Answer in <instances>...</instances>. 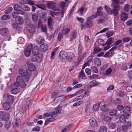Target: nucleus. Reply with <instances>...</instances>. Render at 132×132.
I'll return each mask as SVG.
<instances>
[{"label":"nucleus","instance_id":"55","mask_svg":"<svg viewBox=\"0 0 132 132\" xmlns=\"http://www.w3.org/2000/svg\"><path fill=\"white\" fill-rule=\"evenodd\" d=\"M79 75L82 79H86V76L83 70H81L80 72L79 73Z\"/></svg>","mask_w":132,"mask_h":132},{"label":"nucleus","instance_id":"58","mask_svg":"<svg viewBox=\"0 0 132 132\" xmlns=\"http://www.w3.org/2000/svg\"><path fill=\"white\" fill-rule=\"evenodd\" d=\"M52 19L51 17H49L48 19V26L51 27L52 26Z\"/></svg>","mask_w":132,"mask_h":132},{"label":"nucleus","instance_id":"20","mask_svg":"<svg viewBox=\"0 0 132 132\" xmlns=\"http://www.w3.org/2000/svg\"><path fill=\"white\" fill-rule=\"evenodd\" d=\"M113 3V5L114 7L115 8H119V0H112Z\"/></svg>","mask_w":132,"mask_h":132},{"label":"nucleus","instance_id":"1","mask_svg":"<svg viewBox=\"0 0 132 132\" xmlns=\"http://www.w3.org/2000/svg\"><path fill=\"white\" fill-rule=\"evenodd\" d=\"M25 70L22 69H20L19 70V72L20 74L22 76L25 81L28 82L31 77V73L28 72L25 73Z\"/></svg>","mask_w":132,"mask_h":132},{"label":"nucleus","instance_id":"33","mask_svg":"<svg viewBox=\"0 0 132 132\" xmlns=\"http://www.w3.org/2000/svg\"><path fill=\"white\" fill-rule=\"evenodd\" d=\"M106 19V18L105 17L103 16H101L98 20L97 23L100 24L104 23Z\"/></svg>","mask_w":132,"mask_h":132},{"label":"nucleus","instance_id":"25","mask_svg":"<svg viewBox=\"0 0 132 132\" xmlns=\"http://www.w3.org/2000/svg\"><path fill=\"white\" fill-rule=\"evenodd\" d=\"M94 64L96 66H100L101 65V62L100 59L98 58H95L94 59Z\"/></svg>","mask_w":132,"mask_h":132},{"label":"nucleus","instance_id":"30","mask_svg":"<svg viewBox=\"0 0 132 132\" xmlns=\"http://www.w3.org/2000/svg\"><path fill=\"white\" fill-rule=\"evenodd\" d=\"M36 68V66L33 63L28 67V70L30 71V73L31 72L35 71Z\"/></svg>","mask_w":132,"mask_h":132},{"label":"nucleus","instance_id":"43","mask_svg":"<svg viewBox=\"0 0 132 132\" xmlns=\"http://www.w3.org/2000/svg\"><path fill=\"white\" fill-rule=\"evenodd\" d=\"M92 59H90L88 60L87 62L84 64L82 67V69H84L87 66L89 65L90 62H92Z\"/></svg>","mask_w":132,"mask_h":132},{"label":"nucleus","instance_id":"18","mask_svg":"<svg viewBox=\"0 0 132 132\" xmlns=\"http://www.w3.org/2000/svg\"><path fill=\"white\" fill-rule=\"evenodd\" d=\"M20 89L18 87L13 88L10 92V93L13 94H16L19 93L20 91Z\"/></svg>","mask_w":132,"mask_h":132},{"label":"nucleus","instance_id":"42","mask_svg":"<svg viewBox=\"0 0 132 132\" xmlns=\"http://www.w3.org/2000/svg\"><path fill=\"white\" fill-rule=\"evenodd\" d=\"M32 20L34 21L37 22L38 20V16L35 13H33L32 16Z\"/></svg>","mask_w":132,"mask_h":132},{"label":"nucleus","instance_id":"39","mask_svg":"<svg viewBox=\"0 0 132 132\" xmlns=\"http://www.w3.org/2000/svg\"><path fill=\"white\" fill-rule=\"evenodd\" d=\"M70 29L69 28L63 29L62 30L63 34L65 35L68 34L70 31Z\"/></svg>","mask_w":132,"mask_h":132},{"label":"nucleus","instance_id":"38","mask_svg":"<svg viewBox=\"0 0 132 132\" xmlns=\"http://www.w3.org/2000/svg\"><path fill=\"white\" fill-rule=\"evenodd\" d=\"M114 38L112 37H111L108 40L105 44L107 45H109L111 44L113 42Z\"/></svg>","mask_w":132,"mask_h":132},{"label":"nucleus","instance_id":"56","mask_svg":"<svg viewBox=\"0 0 132 132\" xmlns=\"http://www.w3.org/2000/svg\"><path fill=\"white\" fill-rule=\"evenodd\" d=\"M97 43L100 44V45L104 46L105 45L104 44V41L103 39H98L97 41Z\"/></svg>","mask_w":132,"mask_h":132},{"label":"nucleus","instance_id":"52","mask_svg":"<svg viewBox=\"0 0 132 132\" xmlns=\"http://www.w3.org/2000/svg\"><path fill=\"white\" fill-rule=\"evenodd\" d=\"M76 4L75 3L74 5L72 6L70 9V11L68 14V16L69 17H70L71 16V14L73 12L75 7Z\"/></svg>","mask_w":132,"mask_h":132},{"label":"nucleus","instance_id":"50","mask_svg":"<svg viewBox=\"0 0 132 132\" xmlns=\"http://www.w3.org/2000/svg\"><path fill=\"white\" fill-rule=\"evenodd\" d=\"M100 106V105L98 104L93 105V111L94 112L97 111Z\"/></svg>","mask_w":132,"mask_h":132},{"label":"nucleus","instance_id":"59","mask_svg":"<svg viewBox=\"0 0 132 132\" xmlns=\"http://www.w3.org/2000/svg\"><path fill=\"white\" fill-rule=\"evenodd\" d=\"M112 71V69L111 68H109L106 71L105 74L106 75H109L111 73Z\"/></svg>","mask_w":132,"mask_h":132},{"label":"nucleus","instance_id":"26","mask_svg":"<svg viewBox=\"0 0 132 132\" xmlns=\"http://www.w3.org/2000/svg\"><path fill=\"white\" fill-rule=\"evenodd\" d=\"M39 51L38 47L35 46L34 47L32 50V55L39 54Z\"/></svg>","mask_w":132,"mask_h":132},{"label":"nucleus","instance_id":"37","mask_svg":"<svg viewBox=\"0 0 132 132\" xmlns=\"http://www.w3.org/2000/svg\"><path fill=\"white\" fill-rule=\"evenodd\" d=\"M36 5L38 8L42 9L44 10H46V6L44 4H41L39 5L36 4Z\"/></svg>","mask_w":132,"mask_h":132},{"label":"nucleus","instance_id":"10","mask_svg":"<svg viewBox=\"0 0 132 132\" xmlns=\"http://www.w3.org/2000/svg\"><path fill=\"white\" fill-rule=\"evenodd\" d=\"M48 7L52 9V10L56 11V9L55 7V4L53 2H48L46 4Z\"/></svg>","mask_w":132,"mask_h":132},{"label":"nucleus","instance_id":"51","mask_svg":"<svg viewBox=\"0 0 132 132\" xmlns=\"http://www.w3.org/2000/svg\"><path fill=\"white\" fill-rule=\"evenodd\" d=\"M19 14L18 11H16V12H13L12 13V15L13 17V18H15L16 19L18 17H19L18 16V14Z\"/></svg>","mask_w":132,"mask_h":132},{"label":"nucleus","instance_id":"13","mask_svg":"<svg viewBox=\"0 0 132 132\" xmlns=\"http://www.w3.org/2000/svg\"><path fill=\"white\" fill-rule=\"evenodd\" d=\"M130 110V108L128 106H125L123 108V112L124 115H126L127 116H130V114L129 113Z\"/></svg>","mask_w":132,"mask_h":132},{"label":"nucleus","instance_id":"7","mask_svg":"<svg viewBox=\"0 0 132 132\" xmlns=\"http://www.w3.org/2000/svg\"><path fill=\"white\" fill-rule=\"evenodd\" d=\"M4 97L6 98L7 101L12 103H13L14 102V96L9 94L7 93L5 94L4 95Z\"/></svg>","mask_w":132,"mask_h":132},{"label":"nucleus","instance_id":"21","mask_svg":"<svg viewBox=\"0 0 132 132\" xmlns=\"http://www.w3.org/2000/svg\"><path fill=\"white\" fill-rule=\"evenodd\" d=\"M27 30L30 33L33 34L35 31V28L34 26L30 25L28 26L27 27Z\"/></svg>","mask_w":132,"mask_h":132},{"label":"nucleus","instance_id":"34","mask_svg":"<svg viewBox=\"0 0 132 132\" xmlns=\"http://www.w3.org/2000/svg\"><path fill=\"white\" fill-rule=\"evenodd\" d=\"M108 127L111 129H114L116 127V124L114 122H110L108 124Z\"/></svg>","mask_w":132,"mask_h":132},{"label":"nucleus","instance_id":"44","mask_svg":"<svg viewBox=\"0 0 132 132\" xmlns=\"http://www.w3.org/2000/svg\"><path fill=\"white\" fill-rule=\"evenodd\" d=\"M107 12L110 14H112V9H111L110 8L108 7L107 6H104Z\"/></svg>","mask_w":132,"mask_h":132},{"label":"nucleus","instance_id":"45","mask_svg":"<svg viewBox=\"0 0 132 132\" xmlns=\"http://www.w3.org/2000/svg\"><path fill=\"white\" fill-rule=\"evenodd\" d=\"M130 8V6L129 4H126L124 5L123 9L125 11L127 12L129 11Z\"/></svg>","mask_w":132,"mask_h":132},{"label":"nucleus","instance_id":"48","mask_svg":"<svg viewBox=\"0 0 132 132\" xmlns=\"http://www.w3.org/2000/svg\"><path fill=\"white\" fill-rule=\"evenodd\" d=\"M50 14L52 16V17H54L55 18V16H57L59 15V13L57 12H54L50 11ZM56 17H55L56 18Z\"/></svg>","mask_w":132,"mask_h":132},{"label":"nucleus","instance_id":"35","mask_svg":"<svg viewBox=\"0 0 132 132\" xmlns=\"http://www.w3.org/2000/svg\"><path fill=\"white\" fill-rule=\"evenodd\" d=\"M107 128L105 126H102L100 127L99 130V132H107Z\"/></svg>","mask_w":132,"mask_h":132},{"label":"nucleus","instance_id":"24","mask_svg":"<svg viewBox=\"0 0 132 132\" xmlns=\"http://www.w3.org/2000/svg\"><path fill=\"white\" fill-rule=\"evenodd\" d=\"M3 107L5 110H8L11 107L10 103L9 102H6L3 104Z\"/></svg>","mask_w":132,"mask_h":132},{"label":"nucleus","instance_id":"62","mask_svg":"<svg viewBox=\"0 0 132 132\" xmlns=\"http://www.w3.org/2000/svg\"><path fill=\"white\" fill-rule=\"evenodd\" d=\"M131 40L130 38L129 37H126L122 39L124 43L128 42Z\"/></svg>","mask_w":132,"mask_h":132},{"label":"nucleus","instance_id":"19","mask_svg":"<svg viewBox=\"0 0 132 132\" xmlns=\"http://www.w3.org/2000/svg\"><path fill=\"white\" fill-rule=\"evenodd\" d=\"M89 121L91 127H95L96 124V120L93 117H91L89 119Z\"/></svg>","mask_w":132,"mask_h":132},{"label":"nucleus","instance_id":"4","mask_svg":"<svg viewBox=\"0 0 132 132\" xmlns=\"http://www.w3.org/2000/svg\"><path fill=\"white\" fill-rule=\"evenodd\" d=\"M23 79V77L20 76H18L16 79V82L21 84V87L22 88H25L26 86V84L24 81Z\"/></svg>","mask_w":132,"mask_h":132},{"label":"nucleus","instance_id":"17","mask_svg":"<svg viewBox=\"0 0 132 132\" xmlns=\"http://www.w3.org/2000/svg\"><path fill=\"white\" fill-rule=\"evenodd\" d=\"M8 32V29L6 28H4L0 29V34L3 36L7 35Z\"/></svg>","mask_w":132,"mask_h":132},{"label":"nucleus","instance_id":"29","mask_svg":"<svg viewBox=\"0 0 132 132\" xmlns=\"http://www.w3.org/2000/svg\"><path fill=\"white\" fill-rule=\"evenodd\" d=\"M82 45L80 44H79L78 50L77 55L78 56H82L81 54L82 51Z\"/></svg>","mask_w":132,"mask_h":132},{"label":"nucleus","instance_id":"63","mask_svg":"<svg viewBox=\"0 0 132 132\" xmlns=\"http://www.w3.org/2000/svg\"><path fill=\"white\" fill-rule=\"evenodd\" d=\"M91 69L92 71L95 73H97L98 72V70L97 68L93 66L91 67Z\"/></svg>","mask_w":132,"mask_h":132},{"label":"nucleus","instance_id":"28","mask_svg":"<svg viewBox=\"0 0 132 132\" xmlns=\"http://www.w3.org/2000/svg\"><path fill=\"white\" fill-rule=\"evenodd\" d=\"M128 16V15L126 13H122L121 16V19L122 21H125L127 19Z\"/></svg>","mask_w":132,"mask_h":132},{"label":"nucleus","instance_id":"40","mask_svg":"<svg viewBox=\"0 0 132 132\" xmlns=\"http://www.w3.org/2000/svg\"><path fill=\"white\" fill-rule=\"evenodd\" d=\"M31 52V51L26 49L24 51V55L26 57H28L30 56Z\"/></svg>","mask_w":132,"mask_h":132},{"label":"nucleus","instance_id":"47","mask_svg":"<svg viewBox=\"0 0 132 132\" xmlns=\"http://www.w3.org/2000/svg\"><path fill=\"white\" fill-rule=\"evenodd\" d=\"M119 10V8L115 9L112 10V14H113L114 16H117L118 14V11Z\"/></svg>","mask_w":132,"mask_h":132},{"label":"nucleus","instance_id":"14","mask_svg":"<svg viewBox=\"0 0 132 132\" xmlns=\"http://www.w3.org/2000/svg\"><path fill=\"white\" fill-rule=\"evenodd\" d=\"M67 53L64 51H61L59 54V58L62 61H63L65 58H66Z\"/></svg>","mask_w":132,"mask_h":132},{"label":"nucleus","instance_id":"9","mask_svg":"<svg viewBox=\"0 0 132 132\" xmlns=\"http://www.w3.org/2000/svg\"><path fill=\"white\" fill-rule=\"evenodd\" d=\"M131 125V123L129 121H127L125 124L122 125V130L124 132H127Z\"/></svg>","mask_w":132,"mask_h":132},{"label":"nucleus","instance_id":"32","mask_svg":"<svg viewBox=\"0 0 132 132\" xmlns=\"http://www.w3.org/2000/svg\"><path fill=\"white\" fill-rule=\"evenodd\" d=\"M16 20L17 23L19 24H22L23 22V19L21 17H18L16 19Z\"/></svg>","mask_w":132,"mask_h":132},{"label":"nucleus","instance_id":"15","mask_svg":"<svg viewBox=\"0 0 132 132\" xmlns=\"http://www.w3.org/2000/svg\"><path fill=\"white\" fill-rule=\"evenodd\" d=\"M86 10L87 9L85 8V6H83L78 9L77 13L80 15L81 16L83 14L84 11H85V12Z\"/></svg>","mask_w":132,"mask_h":132},{"label":"nucleus","instance_id":"64","mask_svg":"<svg viewBox=\"0 0 132 132\" xmlns=\"http://www.w3.org/2000/svg\"><path fill=\"white\" fill-rule=\"evenodd\" d=\"M14 10L18 11L19 10L20 5L18 4L14 5L13 6Z\"/></svg>","mask_w":132,"mask_h":132},{"label":"nucleus","instance_id":"61","mask_svg":"<svg viewBox=\"0 0 132 132\" xmlns=\"http://www.w3.org/2000/svg\"><path fill=\"white\" fill-rule=\"evenodd\" d=\"M114 103L116 104H121V101L119 98L116 99L114 101Z\"/></svg>","mask_w":132,"mask_h":132},{"label":"nucleus","instance_id":"49","mask_svg":"<svg viewBox=\"0 0 132 132\" xmlns=\"http://www.w3.org/2000/svg\"><path fill=\"white\" fill-rule=\"evenodd\" d=\"M13 8L11 7H10L5 10L4 12L6 14H8L11 12Z\"/></svg>","mask_w":132,"mask_h":132},{"label":"nucleus","instance_id":"36","mask_svg":"<svg viewBox=\"0 0 132 132\" xmlns=\"http://www.w3.org/2000/svg\"><path fill=\"white\" fill-rule=\"evenodd\" d=\"M117 111L116 110L112 109L109 112V114L112 116H115L116 115Z\"/></svg>","mask_w":132,"mask_h":132},{"label":"nucleus","instance_id":"16","mask_svg":"<svg viewBox=\"0 0 132 132\" xmlns=\"http://www.w3.org/2000/svg\"><path fill=\"white\" fill-rule=\"evenodd\" d=\"M40 51L43 52H45L48 49V45L46 44H43L40 46Z\"/></svg>","mask_w":132,"mask_h":132},{"label":"nucleus","instance_id":"6","mask_svg":"<svg viewBox=\"0 0 132 132\" xmlns=\"http://www.w3.org/2000/svg\"><path fill=\"white\" fill-rule=\"evenodd\" d=\"M10 117V115L4 111L0 112V119L4 121L8 120Z\"/></svg>","mask_w":132,"mask_h":132},{"label":"nucleus","instance_id":"60","mask_svg":"<svg viewBox=\"0 0 132 132\" xmlns=\"http://www.w3.org/2000/svg\"><path fill=\"white\" fill-rule=\"evenodd\" d=\"M10 16L8 15H5L2 16L1 17V19L3 20H6L10 19Z\"/></svg>","mask_w":132,"mask_h":132},{"label":"nucleus","instance_id":"5","mask_svg":"<svg viewBox=\"0 0 132 132\" xmlns=\"http://www.w3.org/2000/svg\"><path fill=\"white\" fill-rule=\"evenodd\" d=\"M75 56L74 53L72 52H68L67 53L66 60L68 62H71L73 61Z\"/></svg>","mask_w":132,"mask_h":132},{"label":"nucleus","instance_id":"31","mask_svg":"<svg viewBox=\"0 0 132 132\" xmlns=\"http://www.w3.org/2000/svg\"><path fill=\"white\" fill-rule=\"evenodd\" d=\"M100 109L103 112L108 111L109 109L107 106L105 105H102L100 106Z\"/></svg>","mask_w":132,"mask_h":132},{"label":"nucleus","instance_id":"22","mask_svg":"<svg viewBox=\"0 0 132 132\" xmlns=\"http://www.w3.org/2000/svg\"><path fill=\"white\" fill-rule=\"evenodd\" d=\"M126 115L123 114L122 115H121L119 118V120H118V122L123 123H125L126 122L125 118H127V117H126Z\"/></svg>","mask_w":132,"mask_h":132},{"label":"nucleus","instance_id":"11","mask_svg":"<svg viewBox=\"0 0 132 132\" xmlns=\"http://www.w3.org/2000/svg\"><path fill=\"white\" fill-rule=\"evenodd\" d=\"M77 32L75 30L71 32L69 35L70 41H73L77 37Z\"/></svg>","mask_w":132,"mask_h":132},{"label":"nucleus","instance_id":"57","mask_svg":"<svg viewBox=\"0 0 132 132\" xmlns=\"http://www.w3.org/2000/svg\"><path fill=\"white\" fill-rule=\"evenodd\" d=\"M84 89H82L79 90L78 91L76 92L73 95H72V96H74L77 95H78L79 94H81L84 92Z\"/></svg>","mask_w":132,"mask_h":132},{"label":"nucleus","instance_id":"41","mask_svg":"<svg viewBox=\"0 0 132 132\" xmlns=\"http://www.w3.org/2000/svg\"><path fill=\"white\" fill-rule=\"evenodd\" d=\"M84 96L85 97H88L90 95V91L89 90L87 89H84Z\"/></svg>","mask_w":132,"mask_h":132},{"label":"nucleus","instance_id":"3","mask_svg":"<svg viewBox=\"0 0 132 132\" xmlns=\"http://www.w3.org/2000/svg\"><path fill=\"white\" fill-rule=\"evenodd\" d=\"M87 54V53L84 52L82 54V56H78L77 61L74 62L75 66L77 67L78 66L84 59L86 57Z\"/></svg>","mask_w":132,"mask_h":132},{"label":"nucleus","instance_id":"12","mask_svg":"<svg viewBox=\"0 0 132 132\" xmlns=\"http://www.w3.org/2000/svg\"><path fill=\"white\" fill-rule=\"evenodd\" d=\"M61 107L60 106H58L56 109H53L51 115L52 116H56L57 114L60 113V111H61Z\"/></svg>","mask_w":132,"mask_h":132},{"label":"nucleus","instance_id":"54","mask_svg":"<svg viewBox=\"0 0 132 132\" xmlns=\"http://www.w3.org/2000/svg\"><path fill=\"white\" fill-rule=\"evenodd\" d=\"M41 28L42 31L44 32H46L47 31V27L45 25H42L41 26Z\"/></svg>","mask_w":132,"mask_h":132},{"label":"nucleus","instance_id":"27","mask_svg":"<svg viewBox=\"0 0 132 132\" xmlns=\"http://www.w3.org/2000/svg\"><path fill=\"white\" fill-rule=\"evenodd\" d=\"M99 45H98V46L96 45H94V54H96L102 50V49L98 47V46Z\"/></svg>","mask_w":132,"mask_h":132},{"label":"nucleus","instance_id":"46","mask_svg":"<svg viewBox=\"0 0 132 132\" xmlns=\"http://www.w3.org/2000/svg\"><path fill=\"white\" fill-rule=\"evenodd\" d=\"M18 43L19 44H23L25 42L24 39L22 37H20L18 40Z\"/></svg>","mask_w":132,"mask_h":132},{"label":"nucleus","instance_id":"23","mask_svg":"<svg viewBox=\"0 0 132 132\" xmlns=\"http://www.w3.org/2000/svg\"><path fill=\"white\" fill-rule=\"evenodd\" d=\"M55 120V119L54 117L52 116V117L51 118H48L45 120L44 125H47L49 122L54 121Z\"/></svg>","mask_w":132,"mask_h":132},{"label":"nucleus","instance_id":"2","mask_svg":"<svg viewBox=\"0 0 132 132\" xmlns=\"http://www.w3.org/2000/svg\"><path fill=\"white\" fill-rule=\"evenodd\" d=\"M31 61L34 62L39 63L41 62L43 59V56L41 54L32 55L31 56Z\"/></svg>","mask_w":132,"mask_h":132},{"label":"nucleus","instance_id":"53","mask_svg":"<svg viewBox=\"0 0 132 132\" xmlns=\"http://www.w3.org/2000/svg\"><path fill=\"white\" fill-rule=\"evenodd\" d=\"M111 118L110 117L107 116H105L103 118V120L106 122H110L111 121Z\"/></svg>","mask_w":132,"mask_h":132},{"label":"nucleus","instance_id":"8","mask_svg":"<svg viewBox=\"0 0 132 132\" xmlns=\"http://www.w3.org/2000/svg\"><path fill=\"white\" fill-rule=\"evenodd\" d=\"M85 24L88 28L92 27L93 24V22L91 17H88L87 18L85 22Z\"/></svg>","mask_w":132,"mask_h":132}]
</instances>
